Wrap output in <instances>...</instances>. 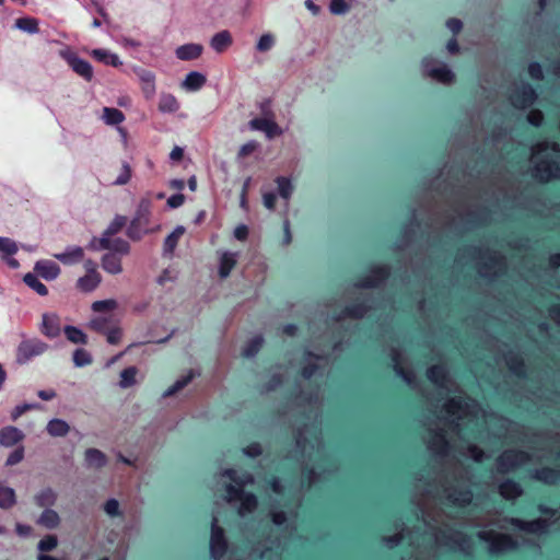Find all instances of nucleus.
I'll return each mask as SVG.
<instances>
[{
	"mask_svg": "<svg viewBox=\"0 0 560 560\" xmlns=\"http://www.w3.org/2000/svg\"><path fill=\"white\" fill-rule=\"evenodd\" d=\"M534 176L540 182L560 178V147L541 142L533 148Z\"/></svg>",
	"mask_w": 560,
	"mask_h": 560,
	"instance_id": "obj_1",
	"label": "nucleus"
},
{
	"mask_svg": "<svg viewBox=\"0 0 560 560\" xmlns=\"http://www.w3.org/2000/svg\"><path fill=\"white\" fill-rule=\"evenodd\" d=\"M530 459V455L524 451L509 450L498 457L495 463L497 470L501 474H506L526 465Z\"/></svg>",
	"mask_w": 560,
	"mask_h": 560,
	"instance_id": "obj_2",
	"label": "nucleus"
},
{
	"mask_svg": "<svg viewBox=\"0 0 560 560\" xmlns=\"http://www.w3.org/2000/svg\"><path fill=\"white\" fill-rule=\"evenodd\" d=\"M102 282V275L97 269V264L91 259L84 264V273L78 278L77 285L82 292L95 290Z\"/></svg>",
	"mask_w": 560,
	"mask_h": 560,
	"instance_id": "obj_3",
	"label": "nucleus"
},
{
	"mask_svg": "<svg viewBox=\"0 0 560 560\" xmlns=\"http://www.w3.org/2000/svg\"><path fill=\"white\" fill-rule=\"evenodd\" d=\"M153 230L150 222V205L149 202H141L137 217L132 220L128 234L131 238H139L142 232Z\"/></svg>",
	"mask_w": 560,
	"mask_h": 560,
	"instance_id": "obj_4",
	"label": "nucleus"
},
{
	"mask_svg": "<svg viewBox=\"0 0 560 560\" xmlns=\"http://www.w3.org/2000/svg\"><path fill=\"white\" fill-rule=\"evenodd\" d=\"M504 269V261L497 253L487 252L480 257L478 271L485 277L497 276Z\"/></svg>",
	"mask_w": 560,
	"mask_h": 560,
	"instance_id": "obj_5",
	"label": "nucleus"
},
{
	"mask_svg": "<svg viewBox=\"0 0 560 560\" xmlns=\"http://www.w3.org/2000/svg\"><path fill=\"white\" fill-rule=\"evenodd\" d=\"M481 540L490 542L491 552H501L514 547L513 539L505 534H498L493 530H481L478 533Z\"/></svg>",
	"mask_w": 560,
	"mask_h": 560,
	"instance_id": "obj_6",
	"label": "nucleus"
},
{
	"mask_svg": "<svg viewBox=\"0 0 560 560\" xmlns=\"http://www.w3.org/2000/svg\"><path fill=\"white\" fill-rule=\"evenodd\" d=\"M445 493L447 499L458 506H465L472 500V493L465 480H459L456 485L446 487Z\"/></svg>",
	"mask_w": 560,
	"mask_h": 560,
	"instance_id": "obj_7",
	"label": "nucleus"
},
{
	"mask_svg": "<svg viewBox=\"0 0 560 560\" xmlns=\"http://www.w3.org/2000/svg\"><path fill=\"white\" fill-rule=\"evenodd\" d=\"M424 73L431 79L443 84H451L455 75L445 63L436 60H428L424 63Z\"/></svg>",
	"mask_w": 560,
	"mask_h": 560,
	"instance_id": "obj_8",
	"label": "nucleus"
},
{
	"mask_svg": "<svg viewBox=\"0 0 560 560\" xmlns=\"http://www.w3.org/2000/svg\"><path fill=\"white\" fill-rule=\"evenodd\" d=\"M436 541L439 544L458 547L464 552H469L472 548L470 538L465 534L456 530H450L447 533L440 530L436 534Z\"/></svg>",
	"mask_w": 560,
	"mask_h": 560,
	"instance_id": "obj_9",
	"label": "nucleus"
},
{
	"mask_svg": "<svg viewBox=\"0 0 560 560\" xmlns=\"http://www.w3.org/2000/svg\"><path fill=\"white\" fill-rule=\"evenodd\" d=\"M536 97L537 95L534 89L525 83L515 85L510 95L511 103L517 108H526L530 106L535 102Z\"/></svg>",
	"mask_w": 560,
	"mask_h": 560,
	"instance_id": "obj_10",
	"label": "nucleus"
},
{
	"mask_svg": "<svg viewBox=\"0 0 560 560\" xmlns=\"http://www.w3.org/2000/svg\"><path fill=\"white\" fill-rule=\"evenodd\" d=\"M250 127L255 130L264 131L268 138H275L281 136L282 130L278 124L273 120V113L269 112L267 116L262 118H255L250 121Z\"/></svg>",
	"mask_w": 560,
	"mask_h": 560,
	"instance_id": "obj_11",
	"label": "nucleus"
},
{
	"mask_svg": "<svg viewBox=\"0 0 560 560\" xmlns=\"http://www.w3.org/2000/svg\"><path fill=\"white\" fill-rule=\"evenodd\" d=\"M63 57L77 74L83 77L86 81L92 80L93 69L89 62L80 59L75 54L70 51L63 52Z\"/></svg>",
	"mask_w": 560,
	"mask_h": 560,
	"instance_id": "obj_12",
	"label": "nucleus"
},
{
	"mask_svg": "<svg viewBox=\"0 0 560 560\" xmlns=\"http://www.w3.org/2000/svg\"><path fill=\"white\" fill-rule=\"evenodd\" d=\"M107 177L112 184H127L131 177V167L127 163H115L109 167Z\"/></svg>",
	"mask_w": 560,
	"mask_h": 560,
	"instance_id": "obj_13",
	"label": "nucleus"
},
{
	"mask_svg": "<svg viewBox=\"0 0 560 560\" xmlns=\"http://www.w3.org/2000/svg\"><path fill=\"white\" fill-rule=\"evenodd\" d=\"M98 244L102 249H107L109 253H116L117 255H127L130 249L128 242L114 236H102Z\"/></svg>",
	"mask_w": 560,
	"mask_h": 560,
	"instance_id": "obj_14",
	"label": "nucleus"
},
{
	"mask_svg": "<svg viewBox=\"0 0 560 560\" xmlns=\"http://www.w3.org/2000/svg\"><path fill=\"white\" fill-rule=\"evenodd\" d=\"M226 550V542L224 539V530L218 526V520L212 522L211 530V551L215 557H221Z\"/></svg>",
	"mask_w": 560,
	"mask_h": 560,
	"instance_id": "obj_15",
	"label": "nucleus"
},
{
	"mask_svg": "<svg viewBox=\"0 0 560 560\" xmlns=\"http://www.w3.org/2000/svg\"><path fill=\"white\" fill-rule=\"evenodd\" d=\"M23 433L14 427H5L0 430V444L3 446H13L23 440Z\"/></svg>",
	"mask_w": 560,
	"mask_h": 560,
	"instance_id": "obj_16",
	"label": "nucleus"
},
{
	"mask_svg": "<svg viewBox=\"0 0 560 560\" xmlns=\"http://www.w3.org/2000/svg\"><path fill=\"white\" fill-rule=\"evenodd\" d=\"M446 411L448 415L456 417L458 420L469 416L472 411L469 409L468 404H464L460 400L455 398L451 399L446 406Z\"/></svg>",
	"mask_w": 560,
	"mask_h": 560,
	"instance_id": "obj_17",
	"label": "nucleus"
},
{
	"mask_svg": "<svg viewBox=\"0 0 560 560\" xmlns=\"http://www.w3.org/2000/svg\"><path fill=\"white\" fill-rule=\"evenodd\" d=\"M429 448L438 455H444L447 451V442L445 441L444 435L432 430L429 431Z\"/></svg>",
	"mask_w": 560,
	"mask_h": 560,
	"instance_id": "obj_18",
	"label": "nucleus"
},
{
	"mask_svg": "<svg viewBox=\"0 0 560 560\" xmlns=\"http://www.w3.org/2000/svg\"><path fill=\"white\" fill-rule=\"evenodd\" d=\"M237 261V254L225 252L222 254L219 264V276L221 279L226 278Z\"/></svg>",
	"mask_w": 560,
	"mask_h": 560,
	"instance_id": "obj_19",
	"label": "nucleus"
},
{
	"mask_svg": "<svg viewBox=\"0 0 560 560\" xmlns=\"http://www.w3.org/2000/svg\"><path fill=\"white\" fill-rule=\"evenodd\" d=\"M387 267H378L371 271L370 276H368L361 283V287L372 288L378 285L383 280L388 277Z\"/></svg>",
	"mask_w": 560,
	"mask_h": 560,
	"instance_id": "obj_20",
	"label": "nucleus"
},
{
	"mask_svg": "<svg viewBox=\"0 0 560 560\" xmlns=\"http://www.w3.org/2000/svg\"><path fill=\"white\" fill-rule=\"evenodd\" d=\"M202 54V46L197 44H188L180 46L176 50V56L180 60H194L201 56Z\"/></svg>",
	"mask_w": 560,
	"mask_h": 560,
	"instance_id": "obj_21",
	"label": "nucleus"
},
{
	"mask_svg": "<svg viewBox=\"0 0 560 560\" xmlns=\"http://www.w3.org/2000/svg\"><path fill=\"white\" fill-rule=\"evenodd\" d=\"M37 523L47 529H54L60 525L61 520L56 511L46 509L37 520Z\"/></svg>",
	"mask_w": 560,
	"mask_h": 560,
	"instance_id": "obj_22",
	"label": "nucleus"
},
{
	"mask_svg": "<svg viewBox=\"0 0 560 560\" xmlns=\"http://www.w3.org/2000/svg\"><path fill=\"white\" fill-rule=\"evenodd\" d=\"M499 492L504 499L514 500L523 493V490L518 483L506 480L499 486Z\"/></svg>",
	"mask_w": 560,
	"mask_h": 560,
	"instance_id": "obj_23",
	"label": "nucleus"
},
{
	"mask_svg": "<svg viewBox=\"0 0 560 560\" xmlns=\"http://www.w3.org/2000/svg\"><path fill=\"white\" fill-rule=\"evenodd\" d=\"M103 268L110 273H119L122 270V265L119 255L116 253H108L102 258Z\"/></svg>",
	"mask_w": 560,
	"mask_h": 560,
	"instance_id": "obj_24",
	"label": "nucleus"
},
{
	"mask_svg": "<svg viewBox=\"0 0 560 560\" xmlns=\"http://www.w3.org/2000/svg\"><path fill=\"white\" fill-rule=\"evenodd\" d=\"M240 501L241 506L238 509V514L241 516H244L247 513H253L258 506L257 498L253 493L245 492L244 494H241Z\"/></svg>",
	"mask_w": 560,
	"mask_h": 560,
	"instance_id": "obj_25",
	"label": "nucleus"
},
{
	"mask_svg": "<svg viewBox=\"0 0 560 560\" xmlns=\"http://www.w3.org/2000/svg\"><path fill=\"white\" fill-rule=\"evenodd\" d=\"M516 525L528 533H539L548 527V521L545 518H537L530 522L517 521Z\"/></svg>",
	"mask_w": 560,
	"mask_h": 560,
	"instance_id": "obj_26",
	"label": "nucleus"
},
{
	"mask_svg": "<svg viewBox=\"0 0 560 560\" xmlns=\"http://www.w3.org/2000/svg\"><path fill=\"white\" fill-rule=\"evenodd\" d=\"M559 477L560 471L549 467H544L535 471V478L548 485L556 483Z\"/></svg>",
	"mask_w": 560,
	"mask_h": 560,
	"instance_id": "obj_27",
	"label": "nucleus"
},
{
	"mask_svg": "<svg viewBox=\"0 0 560 560\" xmlns=\"http://www.w3.org/2000/svg\"><path fill=\"white\" fill-rule=\"evenodd\" d=\"M392 358L395 363V370L397 371V373L400 374L408 384H411L412 381L415 380V375L410 370H407L402 366L400 353L397 350L393 349Z\"/></svg>",
	"mask_w": 560,
	"mask_h": 560,
	"instance_id": "obj_28",
	"label": "nucleus"
},
{
	"mask_svg": "<svg viewBox=\"0 0 560 560\" xmlns=\"http://www.w3.org/2000/svg\"><path fill=\"white\" fill-rule=\"evenodd\" d=\"M86 460L91 467L101 468L107 463L105 454L96 448H89L85 453Z\"/></svg>",
	"mask_w": 560,
	"mask_h": 560,
	"instance_id": "obj_29",
	"label": "nucleus"
},
{
	"mask_svg": "<svg viewBox=\"0 0 560 560\" xmlns=\"http://www.w3.org/2000/svg\"><path fill=\"white\" fill-rule=\"evenodd\" d=\"M428 376L436 385H439L441 387L448 388V385H447L448 380L446 377L443 366H439V365L432 366L428 371Z\"/></svg>",
	"mask_w": 560,
	"mask_h": 560,
	"instance_id": "obj_30",
	"label": "nucleus"
},
{
	"mask_svg": "<svg viewBox=\"0 0 560 560\" xmlns=\"http://www.w3.org/2000/svg\"><path fill=\"white\" fill-rule=\"evenodd\" d=\"M138 369L136 366H129L120 373L119 386L127 388L137 384Z\"/></svg>",
	"mask_w": 560,
	"mask_h": 560,
	"instance_id": "obj_31",
	"label": "nucleus"
},
{
	"mask_svg": "<svg viewBox=\"0 0 560 560\" xmlns=\"http://www.w3.org/2000/svg\"><path fill=\"white\" fill-rule=\"evenodd\" d=\"M212 47L221 52L232 44V36L228 31H223L214 35L211 40Z\"/></svg>",
	"mask_w": 560,
	"mask_h": 560,
	"instance_id": "obj_32",
	"label": "nucleus"
},
{
	"mask_svg": "<svg viewBox=\"0 0 560 560\" xmlns=\"http://www.w3.org/2000/svg\"><path fill=\"white\" fill-rule=\"evenodd\" d=\"M118 307V303L116 300H104V301H96L92 304V310L95 313L100 314H112L115 312Z\"/></svg>",
	"mask_w": 560,
	"mask_h": 560,
	"instance_id": "obj_33",
	"label": "nucleus"
},
{
	"mask_svg": "<svg viewBox=\"0 0 560 560\" xmlns=\"http://www.w3.org/2000/svg\"><path fill=\"white\" fill-rule=\"evenodd\" d=\"M195 377V372L189 371V373L186 376H183L179 378L164 395V398H168L174 396L176 393L182 390L184 387H186Z\"/></svg>",
	"mask_w": 560,
	"mask_h": 560,
	"instance_id": "obj_34",
	"label": "nucleus"
},
{
	"mask_svg": "<svg viewBox=\"0 0 560 560\" xmlns=\"http://www.w3.org/2000/svg\"><path fill=\"white\" fill-rule=\"evenodd\" d=\"M195 377V372L189 371V373L186 376H183L179 378L164 395V398H168L174 396L176 393L182 390L184 387H186Z\"/></svg>",
	"mask_w": 560,
	"mask_h": 560,
	"instance_id": "obj_35",
	"label": "nucleus"
},
{
	"mask_svg": "<svg viewBox=\"0 0 560 560\" xmlns=\"http://www.w3.org/2000/svg\"><path fill=\"white\" fill-rule=\"evenodd\" d=\"M195 377V372L189 371V373L186 376H183L179 378L164 395V398H168L174 396L176 393L182 390L184 387H186Z\"/></svg>",
	"mask_w": 560,
	"mask_h": 560,
	"instance_id": "obj_36",
	"label": "nucleus"
},
{
	"mask_svg": "<svg viewBox=\"0 0 560 560\" xmlns=\"http://www.w3.org/2000/svg\"><path fill=\"white\" fill-rule=\"evenodd\" d=\"M195 377V372L189 371V373L186 376H183L179 378L164 395V398H168L174 396L176 393L182 390L184 387H186Z\"/></svg>",
	"mask_w": 560,
	"mask_h": 560,
	"instance_id": "obj_37",
	"label": "nucleus"
},
{
	"mask_svg": "<svg viewBox=\"0 0 560 560\" xmlns=\"http://www.w3.org/2000/svg\"><path fill=\"white\" fill-rule=\"evenodd\" d=\"M206 83V77L199 72H191L184 81V86L188 90H197Z\"/></svg>",
	"mask_w": 560,
	"mask_h": 560,
	"instance_id": "obj_38",
	"label": "nucleus"
},
{
	"mask_svg": "<svg viewBox=\"0 0 560 560\" xmlns=\"http://www.w3.org/2000/svg\"><path fill=\"white\" fill-rule=\"evenodd\" d=\"M69 425L63 420L55 419L49 421L47 430L51 435L62 436L69 432Z\"/></svg>",
	"mask_w": 560,
	"mask_h": 560,
	"instance_id": "obj_39",
	"label": "nucleus"
},
{
	"mask_svg": "<svg viewBox=\"0 0 560 560\" xmlns=\"http://www.w3.org/2000/svg\"><path fill=\"white\" fill-rule=\"evenodd\" d=\"M92 55L94 58H96L98 61H102L106 65H110L113 67H118L120 65L118 57L116 55H112L105 50L102 49H94L92 51Z\"/></svg>",
	"mask_w": 560,
	"mask_h": 560,
	"instance_id": "obj_40",
	"label": "nucleus"
},
{
	"mask_svg": "<svg viewBox=\"0 0 560 560\" xmlns=\"http://www.w3.org/2000/svg\"><path fill=\"white\" fill-rule=\"evenodd\" d=\"M65 334H66L67 338L73 343L85 345L88 341L86 335L82 330H80L75 327H72V326L66 327Z\"/></svg>",
	"mask_w": 560,
	"mask_h": 560,
	"instance_id": "obj_41",
	"label": "nucleus"
},
{
	"mask_svg": "<svg viewBox=\"0 0 560 560\" xmlns=\"http://www.w3.org/2000/svg\"><path fill=\"white\" fill-rule=\"evenodd\" d=\"M24 282L40 295H46L48 292L47 288L38 280L37 276L33 273H26L24 276Z\"/></svg>",
	"mask_w": 560,
	"mask_h": 560,
	"instance_id": "obj_42",
	"label": "nucleus"
},
{
	"mask_svg": "<svg viewBox=\"0 0 560 560\" xmlns=\"http://www.w3.org/2000/svg\"><path fill=\"white\" fill-rule=\"evenodd\" d=\"M58 546L57 535L49 534L44 536L38 542V549L40 552H48L54 550Z\"/></svg>",
	"mask_w": 560,
	"mask_h": 560,
	"instance_id": "obj_43",
	"label": "nucleus"
},
{
	"mask_svg": "<svg viewBox=\"0 0 560 560\" xmlns=\"http://www.w3.org/2000/svg\"><path fill=\"white\" fill-rule=\"evenodd\" d=\"M16 26L23 31L30 33H36L38 31V22L34 18H21L16 20Z\"/></svg>",
	"mask_w": 560,
	"mask_h": 560,
	"instance_id": "obj_44",
	"label": "nucleus"
},
{
	"mask_svg": "<svg viewBox=\"0 0 560 560\" xmlns=\"http://www.w3.org/2000/svg\"><path fill=\"white\" fill-rule=\"evenodd\" d=\"M35 270L47 279H52L59 273V268L54 265L37 264Z\"/></svg>",
	"mask_w": 560,
	"mask_h": 560,
	"instance_id": "obj_45",
	"label": "nucleus"
},
{
	"mask_svg": "<svg viewBox=\"0 0 560 560\" xmlns=\"http://www.w3.org/2000/svg\"><path fill=\"white\" fill-rule=\"evenodd\" d=\"M83 256H84V250L81 247H77L71 252L56 255L57 259L60 261H63V262L80 260L83 258Z\"/></svg>",
	"mask_w": 560,
	"mask_h": 560,
	"instance_id": "obj_46",
	"label": "nucleus"
},
{
	"mask_svg": "<svg viewBox=\"0 0 560 560\" xmlns=\"http://www.w3.org/2000/svg\"><path fill=\"white\" fill-rule=\"evenodd\" d=\"M56 494L50 489L43 491L37 497V502L40 506L48 509L49 506L54 505L56 502Z\"/></svg>",
	"mask_w": 560,
	"mask_h": 560,
	"instance_id": "obj_47",
	"label": "nucleus"
},
{
	"mask_svg": "<svg viewBox=\"0 0 560 560\" xmlns=\"http://www.w3.org/2000/svg\"><path fill=\"white\" fill-rule=\"evenodd\" d=\"M0 252L4 257L11 256L18 252V245L8 237H0Z\"/></svg>",
	"mask_w": 560,
	"mask_h": 560,
	"instance_id": "obj_48",
	"label": "nucleus"
},
{
	"mask_svg": "<svg viewBox=\"0 0 560 560\" xmlns=\"http://www.w3.org/2000/svg\"><path fill=\"white\" fill-rule=\"evenodd\" d=\"M113 316L96 317L90 323V327L97 332H106L108 325L112 323Z\"/></svg>",
	"mask_w": 560,
	"mask_h": 560,
	"instance_id": "obj_49",
	"label": "nucleus"
},
{
	"mask_svg": "<svg viewBox=\"0 0 560 560\" xmlns=\"http://www.w3.org/2000/svg\"><path fill=\"white\" fill-rule=\"evenodd\" d=\"M104 118L107 124H119L124 119V114L116 108L106 107L104 109Z\"/></svg>",
	"mask_w": 560,
	"mask_h": 560,
	"instance_id": "obj_50",
	"label": "nucleus"
},
{
	"mask_svg": "<svg viewBox=\"0 0 560 560\" xmlns=\"http://www.w3.org/2000/svg\"><path fill=\"white\" fill-rule=\"evenodd\" d=\"M127 224V219L124 217H118L110 224L107 231L103 234V236H115L118 232H120L125 225Z\"/></svg>",
	"mask_w": 560,
	"mask_h": 560,
	"instance_id": "obj_51",
	"label": "nucleus"
},
{
	"mask_svg": "<svg viewBox=\"0 0 560 560\" xmlns=\"http://www.w3.org/2000/svg\"><path fill=\"white\" fill-rule=\"evenodd\" d=\"M14 503V492L9 488L0 489V505L9 508Z\"/></svg>",
	"mask_w": 560,
	"mask_h": 560,
	"instance_id": "obj_52",
	"label": "nucleus"
},
{
	"mask_svg": "<svg viewBox=\"0 0 560 560\" xmlns=\"http://www.w3.org/2000/svg\"><path fill=\"white\" fill-rule=\"evenodd\" d=\"M226 497H225V501L229 503V504H232L234 503L235 501L240 500L241 498V494H244L245 492L240 489V488H236L235 486L233 485H228L226 488Z\"/></svg>",
	"mask_w": 560,
	"mask_h": 560,
	"instance_id": "obj_53",
	"label": "nucleus"
},
{
	"mask_svg": "<svg viewBox=\"0 0 560 560\" xmlns=\"http://www.w3.org/2000/svg\"><path fill=\"white\" fill-rule=\"evenodd\" d=\"M262 345V338L260 337H257L253 340L249 341V343L247 345V347L244 349V355L246 357H253L255 355L258 350L260 349Z\"/></svg>",
	"mask_w": 560,
	"mask_h": 560,
	"instance_id": "obj_54",
	"label": "nucleus"
},
{
	"mask_svg": "<svg viewBox=\"0 0 560 560\" xmlns=\"http://www.w3.org/2000/svg\"><path fill=\"white\" fill-rule=\"evenodd\" d=\"M105 334L107 337V341L113 345L118 343L122 337V330L118 326H113Z\"/></svg>",
	"mask_w": 560,
	"mask_h": 560,
	"instance_id": "obj_55",
	"label": "nucleus"
},
{
	"mask_svg": "<svg viewBox=\"0 0 560 560\" xmlns=\"http://www.w3.org/2000/svg\"><path fill=\"white\" fill-rule=\"evenodd\" d=\"M104 511L109 516H118V515H120L119 502L116 499L107 500L105 505H104Z\"/></svg>",
	"mask_w": 560,
	"mask_h": 560,
	"instance_id": "obj_56",
	"label": "nucleus"
},
{
	"mask_svg": "<svg viewBox=\"0 0 560 560\" xmlns=\"http://www.w3.org/2000/svg\"><path fill=\"white\" fill-rule=\"evenodd\" d=\"M279 192L283 198H289L291 194V184L290 180L285 177H278L277 178Z\"/></svg>",
	"mask_w": 560,
	"mask_h": 560,
	"instance_id": "obj_57",
	"label": "nucleus"
},
{
	"mask_svg": "<svg viewBox=\"0 0 560 560\" xmlns=\"http://www.w3.org/2000/svg\"><path fill=\"white\" fill-rule=\"evenodd\" d=\"M73 360L77 365H84L91 362V355L84 349L75 350Z\"/></svg>",
	"mask_w": 560,
	"mask_h": 560,
	"instance_id": "obj_58",
	"label": "nucleus"
},
{
	"mask_svg": "<svg viewBox=\"0 0 560 560\" xmlns=\"http://www.w3.org/2000/svg\"><path fill=\"white\" fill-rule=\"evenodd\" d=\"M329 8L332 13L340 14L348 10L349 4L346 0H331Z\"/></svg>",
	"mask_w": 560,
	"mask_h": 560,
	"instance_id": "obj_59",
	"label": "nucleus"
},
{
	"mask_svg": "<svg viewBox=\"0 0 560 560\" xmlns=\"http://www.w3.org/2000/svg\"><path fill=\"white\" fill-rule=\"evenodd\" d=\"M506 363L514 373H523V362L517 357L511 355L506 359Z\"/></svg>",
	"mask_w": 560,
	"mask_h": 560,
	"instance_id": "obj_60",
	"label": "nucleus"
},
{
	"mask_svg": "<svg viewBox=\"0 0 560 560\" xmlns=\"http://www.w3.org/2000/svg\"><path fill=\"white\" fill-rule=\"evenodd\" d=\"M527 120L534 126H540L544 120V115L539 109H533L528 113Z\"/></svg>",
	"mask_w": 560,
	"mask_h": 560,
	"instance_id": "obj_61",
	"label": "nucleus"
},
{
	"mask_svg": "<svg viewBox=\"0 0 560 560\" xmlns=\"http://www.w3.org/2000/svg\"><path fill=\"white\" fill-rule=\"evenodd\" d=\"M23 456H24V448L22 446H20L10 454V456L8 457L7 464L15 465L23 459Z\"/></svg>",
	"mask_w": 560,
	"mask_h": 560,
	"instance_id": "obj_62",
	"label": "nucleus"
},
{
	"mask_svg": "<svg viewBox=\"0 0 560 560\" xmlns=\"http://www.w3.org/2000/svg\"><path fill=\"white\" fill-rule=\"evenodd\" d=\"M272 42H273V39H272L271 35H269V34L262 35L257 45L258 50H260V51L268 50L271 47Z\"/></svg>",
	"mask_w": 560,
	"mask_h": 560,
	"instance_id": "obj_63",
	"label": "nucleus"
},
{
	"mask_svg": "<svg viewBox=\"0 0 560 560\" xmlns=\"http://www.w3.org/2000/svg\"><path fill=\"white\" fill-rule=\"evenodd\" d=\"M244 453L247 455V456H250V457H257L259 455H261L262 453V447L259 443H253L250 445H248L245 450H244Z\"/></svg>",
	"mask_w": 560,
	"mask_h": 560,
	"instance_id": "obj_64",
	"label": "nucleus"
}]
</instances>
